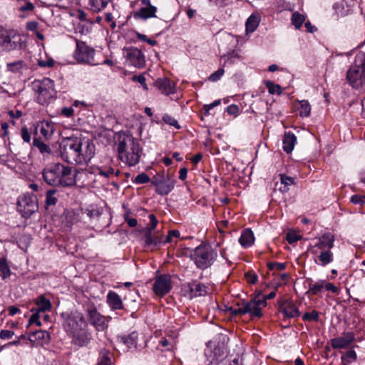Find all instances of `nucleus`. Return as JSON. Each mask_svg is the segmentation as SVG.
I'll list each match as a JSON object with an SVG mask.
<instances>
[{
	"label": "nucleus",
	"mask_w": 365,
	"mask_h": 365,
	"mask_svg": "<svg viewBox=\"0 0 365 365\" xmlns=\"http://www.w3.org/2000/svg\"><path fill=\"white\" fill-rule=\"evenodd\" d=\"M94 146L88 141L85 144L79 138H68L61 150L62 159L69 164H83L89 161L94 155Z\"/></svg>",
	"instance_id": "f257e3e1"
},
{
	"label": "nucleus",
	"mask_w": 365,
	"mask_h": 365,
	"mask_svg": "<svg viewBox=\"0 0 365 365\" xmlns=\"http://www.w3.org/2000/svg\"><path fill=\"white\" fill-rule=\"evenodd\" d=\"M46 184L54 187H71L76 184L71 167L61 163H55L44 168L42 172Z\"/></svg>",
	"instance_id": "f03ea898"
},
{
	"label": "nucleus",
	"mask_w": 365,
	"mask_h": 365,
	"mask_svg": "<svg viewBox=\"0 0 365 365\" xmlns=\"http://www.w3.org/2000/svg\"><path fill=\"white\" fill-rule=\"evenodd\" d=\"M141 152L140 143L131 135L124 136L118 142L119 158L129 166H134L139 163Z\"/></svg>",
	"instance_id": "7ed1b4c3"
},
{
	"label": "nucleus",
	"mask_w": 365,
	"mask_h": 365,
	"mask_svg": "<svg viewBox=\"0 0 365 365\" xmlns=\"http://www.w3.org/2000/svg\"><path fill=\"white\" fill-rule=\"evenodd\" d=\"M346 78L353 88H365V53L356 56L354 64L347 71Z\"/></svg>",
	"instance_id": "20e7f679"
},
{
	"label": "nucleus",
	"mask_w": 365,
	"mask_h": 365,
	"mask_svg": "<svg viewBox=\"0 0 365 365\" xmlns=\"http://www.w3.org/2000/svg\"><path fill=\"white\" fill-rule=\"evenodd\" d=\"M217 256V251L211 246L201 244L191 253V259L196 267L200 269L210 267L215 261Z\"/></svg>",
	"instance_id": "39448f33"
},
{
	"label": "nucleus",
	"mask_w": 365,
	"mask_h": 365,
	"mask_svg": "<svg viewBox=\"0 0 365 365\" xmlns=\"http://www.w3.org/2000/svg\"><path fill=\"white\" fill-rule=\"evenodd\" d=\"M25 47L21 35L0 26V53L21 50Z\"/></svg>",
	"instance_id": "423d86ee"
},
{
	"label": "nucleus",
	"mask_w": 365,
	"mask_h": 365,
	"mask_svg": "<svg viewBox=\"0 0 365 365\" xmlns=\"http://www.w3.org/2000/svg\"><path fill=\"white\" fill-rule=\"evenodd\" d=\"M61 317L62 325L68 335L83 327H88L83 315L77 311L63 312Z\"/></svg>",
	"instance_id": "0eeeda50"
},
{
	"label": "nucleus",
	"mask_w": 365,
	"mask_h": 365,
	"mask_svg": "<svg viewBox=\"0 0 365 365\" xmlns=\"http://www.w3.org/2000/svg\"><path fill=\"white\" fill-rule=\"evenodd\" d=\"M34 88L36 94V100L41 105L49 103L56 94L54 82L48 78H44L42 81L36 82Z\"/></svg>",
	"instance_id": "6e6552de"
},
{
	"label": "nucleus",
	"mask_w": 365,
	"mask_h": 365,
	"mask_svg": "<svg viewBox=\"0 0 365 365\" xmlns=\"http://www.w3.org/2000/svg\"><path fill=\"white\" fill-rule=\"evenodd\" d=\"M176 180L164 172L158 173L152 180L151 184L155 187V192L160 195H168L175 187Z\"/></svg>",
	"instance_id": "1a4fd4ad"
},
{
	"label": "nucleus",
	"mask_w": 365,
	"mask_h": 365,
	"mask_svg": "<svg viewBox=\"0 0 365 365\" xmlns=\"http://www.w3.org/2000/svg\"><path fill=\"white\" fill-rule=\"evenodd\" d=\"M38 209L36 197L29 194L19 196L17 210L24 218L30 217Z\"/></svg>",
	"instance_id": "9d476101"
},
{
	"label": "nucleus",
	"mask_w": 365,
	"mask_h": 365,
	"mask_svg": "<svg viewBox=\"0 0 365 365\" xmlns=\"http://www.w3.org/2000/svg\"><path fill=\"white\" fill-rule=\"evenodd\" d=\"M76 48L73 53L74 58L80 63L88 65L98 64L94 60L95 50L83 41L76 39Z\"/></svg>",
	"instance_id": "9b49d317"
},
{
	"label": "nucleus",
	"mask_w": 365,
	"mask_h": 365,
	"mask_svg": "<svg viewBox=\"0 0 365 365\" xmlns=\"http://www.w3.org/2000/svg\"><path fill=\"white\" fill-rule=\"evenodd\" d=\"M124 53L128 63L138 68H141L145 66V56L140 49L135 47H129L124 50Z\"/></svg>",
	"instance_id": "f8f14e48"
},
{
	"label": "nucleus",
	"mask_w": 365,
	"mask_h": 365,
	"mask_svg": "<svg viewBox=\"0 0 365 365\" xmlns=\"http://www.w3.org/2000/svg\"><path fill=\"white\" fill-rule=\"evenodd\" d=\"M87 317L89 323L98 331H104L108 327L107 318L97 311L95 307L88 308Z\"/></svg>",
	"instance_id": "ddd939ff"
},
{
	"label": "nucleus",
	"mask_w": 365,
	"mask_h": 365,
	"mask_svg": "<svg viewBox=\"0 0 365 365\" xmlns=\"http://www.w3.org/2000/svg\"><path fill=\"white\" fill-rule=\"evenodd\" d=\"M242 304L245 309L247 311V314H250L252 318L261 317L262 316V308L267 305V302H264V299H261L260 294L255 296L250 302Z\"/></svg>",
	"instance_id": "4468645a"
},
{
	"label": "nucleus",
	"mask_w": 365,
	"mask_h": 365,
	"mask_svg": "<svg viewBox=\"0 0 365 365\" xmlns=\"http://www.w3.org/2000/svg\"><path fill=\"white\" fill-rule=\"evenodd\" d=\"M185 290L190 298L205 296L207 294V287L197 281H192L185 285Z\"/></svg>",
	"instance_id": "2eb2a0df"
},
{
	"label": "nucleus",
	"mask_w": 365,
	"mask_h": 365,
	"mask_svg": "<svg viewBox=\"0 0 365 365\" xmlns=\"http://www.w3.org/2000/svg\"><path fill=\"white\" fill-rule=\"evenodd\" d=\"M171 289L170 277L169 275L159 276L154 284L153 291L158 296H164L169 292Z\"/></svg>",
	"instance_id": "dca6fc26"
},
{
	"label": "nucleus",
	"mask_w": 365,
	"mask_h": 365,
	"mask_svg": "<svg viewBox=\"0 0 365 365\" xmlns=\"http://www.w3.org/2000/svg\"><path fill=\"white\" fill-rule=\"evenodd\" d=\"M69 336L72 337V343L80 347L87 346L92 339L91 334L87 331V327H83Z\"/></svg>",
	"instance_id": "f3484780"
},
{
	"label": "nucleus",
	"mask_w": 365,
	"mask_h": 365,
	"mask_svg": "<svg viewBox=\"0 0 365 365\" xmlns=\"http://www.w3.org/2000/svg\"><path fill=\"white\" fill-rule=\"evenodd\" d=\"M355 339L353 332L344 333L341 336L331 340V346L334 349H343L347 347Z\"/></svg>",
	"instance_id": "a211bd4d"
},
{
	"label": "nucleus",
	"mask_w": 365,
	"mask_h": 365,
	"mask_svg": "<svg viewBox=\"0 0 365 365\" xmlns=\"http://www.w3.org/2000/svg\"><path fill=\"white\" fill-rule=\"evenodd\" d=\"M334 235L329 232L325 233L317 239V241L313 247L322 251L331 250V249L334 247Z\"/></svg>",
	"instance_id": "6ab92c4d"
},
{
	"label": "nucleus",
	"mask_w": 365,
	"mask_h": 365,
	"mask_svg": "<svg viewBox=\"0 0 365 365\" xmlns=\"http://www.w3.org/2000/svg\"><path fill=\"white\" fill-rule=\"evenodd\" d=\"M280 309L284 317L288 318H295L300 315L298 308L291 299L284 300L280 305Z\"/></svg>",
	"instance_id": "aec40b11"
},
{
	"label": "nucleus",
	"mask_w": 365,
	"mask_h": 365,
	"mask_svg": "<svg viewBox=\"0 0 365 365\" xmlns=\"http://www.w3.org/2000/svg\"><path fill=\"white\" fill-rule=\"evenodd\" d=\"M158 89L164 95L168 96L175 93V83L167 78H158L155 83Z\"/></svg>",
	"instance_id": "412c9836"
},
{
	"label": "nucleus",
	"mask_w": 365,
	"mask_h": 365,
	"mask_svg": "<svg viewBox=\"0 0 365 365\" xmlns=\"http://www.w3.org/2000/svg\"><path fill=\"white\" fill-rule=\"evenodd\" d=\"M106 302L112 310L123 309V304L120 297L113 291L108 292L106 296Z\"/></svg>",
	"instance_id": "4be33fe9"
},
{
	"label": "nucleus",
	"mask_w": 365,
	"mask_h": 365,
	"mask_svg": "<svg viewBox=\"0 0 365 365\" xmlns=\"http://www.w3.org/2000/svg\"><path fill=\"white\" fill-rule=\"evenodd\" d=\"M157 7H142L138 11L134 12L133 16L135 19L146 20L148 19L156 17Z\"/></svg>",
	"instance_id": "5701e85b"
},
{
	"label": "nucleus",
	"mask_w": 365,
	"mask_h": 365,
	"mask_svg": "<svg viewBox=\"0 0 365 365\" xmlns=\"http://www.w3.org/2000/svg\"><path fill=\"white\" fill-rule=\"evenodd\" d=\"M41 135L46 140L50 139L54 133L55 125L53 123L43 121L38 125Z\"/></svg>",
	"instance_id": "b1692460"
},
{
	"label": "nucleus",
	"mask_w": 365,
	"mask_h": 365,
	"mask_svg": "<svg viewBox=\"0 0 365 365\" xmlns=\"http://www.w3.org/2000/svg\"><path fill=\"white\" fill-rule=\"evenodd\" d=\"M296 142L297 138L294 134L290 132L285 133L282 142L284 151L290 153L293 150Z\"/></svg>",
	"instance_id": "393cba45"
},
{
	"label": "nucleus",
	"mask_w": 365,
	"mask_h": 365,
	"mask_svg": "<svg viewBox=\"0 0 365 365\" xmlns=\"http://www.w3.org/2000/svg\"><path fill=\"white\" fill-rule=\"evenodd\" d=\"M111 0H88V9L95 13L101 12L104 10Z\"/></svg>",
	"instance_id": "a878e982"
},
{
	"label": "nucleus",
	"mask_w": 365,
	"mask_h": 365,
	"mask_svg": "<svg viewBox=\"0 0 365 365\" xmlns=\"http://www.w3.org/2000/svg\"><path fill=\"white\" fill-rule=\"evenodd\" d=\"M254 241V234L250 229H245L239 238V242L243 247H250Z\"/></svg>",
	"instance_id": "bb28decb"
},
{
	"label": "nucleus",
	"mask_w": 365,
	"mask_h": 365,
	"mask_svg": "<svg viewBox=\"0 0 365 365\" xmlns=\"http://www.w3.org/2000/svg\"><path fill=\"white\" fill-rule=\"evenodd\" d=\"M31 342L42 341L48 342L50 340V336L48 331L43 330H38L31 332L28 337Z\"/></svg>",
	"instance_id": "cd10ccee"
},
{
	"label": "nucleus",
	"mask_w": 365,
	"mask_h": 365,
	"mask_svg": "<svg viewBox=\"0 0 365 365\" xmlns=\"http://www.w3.org/2000/svg\"><path fill=\"white\" fill-rule=\"evenodd\" d=\"M317 258L318 261L315 260V262L318 264L324 267L333 261V253L331 250L321 251Z\"/></svg>",
	"instance_id": "c85d7f7f"
},
{
	"label": "nucleus",
	"mask_w": 365,
	"mask_h": 365,
	"mask_svg": "<svg viewBox=\"0 0 365 365\" xmlns=\"http://www.w3.org/2000/svg\"><path fill=\"white\" fill-rule=\"evenodd\" d=\"M260 21V16L258 14H252L246 21V31L253 32L257 28Z\"/></svg>",
	"instance_id": "c756f323"
},
{
	"label": "nucleus",
	"mask_w": 365,
	"mask_h": 365,
	"mask_svg": "<svg viewBox=\"0 0 365 365\" xmlns=\"http://www.w3.org/2000/svg\"><path fill=\"white\" fill-rule=\"evenodd\" d=\"M138 334L136 331H133L127 336L121 337V341L125 344L128 348L136 347Z\"/></svg>",
	"instance_id": "7c9ffc66"
},
{
	"label": "nucleus",
	"mask_w": 365,
	"mask_h": 365,
	"mask_svg": "<svg viewBox=\"0 0 365 365\" xmlns=\"http://www.w3.org/2000/svg\"><path fill=\"white\" fill-rule=\"evenodd\" d=\"M212 354L209 365H218L224 359L225 352L222 349L217 347L214 349Z\"/></svg>",
	"instance_id": "2f4dec72"
},
{
	"label": "nucleus",
	"mask_w": 365,
	"mask_h": 365,
	"mask_svg": "<svg viewBox=\"0 0 365 365\" xmlns=\"http://www.w3.org/2000/svg\"><path fill=\"white\" fill-rule=\"evenodd\" d=\"M36 304L38 305V311L41 312L50 310L51 308V302L43 295H41L37 298Z\"/></svg>",
	"instance_id": "473e14b6"
},
{
	"label": "nucleus",
	"mask_w": 365,
	"mask_h": 365,
	"mask_svg": "<svg viewBox=\"0 0 365 365\" xmlns=\"http://www.w3.org/2000/svg\"><path fill=\"white\" fill-rule=\"evenodd\" d=\"M145 238L148 247H156L161 243V237L156 233L146 234Z\"/></svg>",
	"instance_id": "72a5a7b5"
},
{
	"label": "nucleus",
	"mask_w": 365,
	"mask_h": 365,
	"mask_svg": "<svg viewBox=\"0 0 365 365\" xmlns=\"http://www.w3.org/2000/svg\"><path fill=\"white\" fill-rule=\"evenodd\" d=\"M57 190L55 189H51L46 191L45 205L46 207L49 206L56 205L58 202V198L55 196Z\"/></svg>",
	"instance_id": "f704fd0d"
},
{
	"label": "nucleus",
	"mask_w": 365,
	"mask_h": 365,
	"mask_svg": "<svg viewBox=\"0 0 365 365\" xmlns=\"http://www.w3.org/2000/svg\"><path fill=\"white\" fill-rule=\"evenodd\" d=\"M309 286V288L307 293H310L313 295L318 294L324 287V280H319L314 284H313L312 280H310Z\"/></svg>",
	"instance_id": "c9c22d12"
},
{
	"label": "nucleus",
	"mask_w": 365,
	"mask_h": 365,
	"mask_svg": "<svg viewBox=\"0 0 365 365\" xmlns=\"http://www.w3.org/2000/svg\"><path fill=\"white\" fill-rule=\"evenodd\" d=\"M26 68V63L21 61H16L6 64V69L13 73H17Z\"/></svg>",
	"instance_id": "e433bc0d"
},
{
	"label": "nucleus",
	"mask_w": 365,
	"mask_h": 365,
	"mask_svg": "<svg viewBox=\"0 0 365 365\" xmlns=\"http://www.w3.org/2000/svg\"><path fill=\"white\" fill-rule=\"evenodd\" d=\"M97 365H111L109 351L106 349L101 350Z\"/></svg>",
	"instance_id": "4c0bfd02"
},
{
	"label": "nucleus",
	"mask_w": 365,
	"mask_h": 365,
	"mask_svg": "<svg viewBox=\"0 0 365 365\" xmlns=\"http://www.w3.org/2000/svg\"><path fill=\"white\" fill-rule=\"evenodd\" d=\"M280 181L281 185H283V186L280 187L279 190L282 192H286L289 190V186L292 185L294 183V179L289 176H287L284 174L280 175Z\"/></svg>",
	"instance_id": "58836bf2"
},
{
	"label": "nucleus",
	"mask_w": 365,
	"mask_h": 365,
	"mask_svg": "<svg viewBox=\"0 0 365 365\" xmlns=\"http://www.w3.org/2000/svg\"><path fill=\"white\" fill-rule=\"evenodd\" d=\"M11 269L4 257L0 258V274L3 279H6L11 275Z\"/></svg>",
	"instance_id": "ea45409f"
},
{
	"label": "nucleus",
	"mask_w": 365,
	"mask_h": 365,
	"mask_svg": "<svg viewBox=\"0 0 365 365\" xmlns=\"http://www.w3.org/2000/svg\"><path fill=\"white\" fill-rule=\"evenodd\" d=\"M292 24L297 29H299L302 24L305 21V16L303 14L296 11L292 15Z\"/></svg>",
	"instance_id": "a19ab883"
},
{
	"label": "nucleus",
	"mask_w": 365,
	"mask_h": 365,
	"mask_svg": "<svg viewBox=\"0 0 365 365\" xmlns=\"http://www.w3.org/2000/svg\"><path fill=\"white\" fill-rule=\"evenodd\" d=\"M33 145L37 148L42 154H49L51 153L48 145L38 138L34 139Z\"/></svg>",
	"instance_id": "79ce46f5"
},
{
	"label": "nucleus",
	"mask_w": 365,
	"mask_h": 365,
	"mask_svg": "<svg viewBox=\"0 0 365 365\" xmlns=\"http://www.w3.org/2000/svg\"><path fill=\"white\" fill-rule=\"evenodd\" d=\"M299 107L298 108L299 115L302 117H307L310 114L311 106L307 101H301L299 103Z\"/></svg>",
	"instance_id": "37998d69"
},
{
	"label": "nucleus",
	"mask_w": 365,
	"mask_h": 365,
	"mask_svg": "<svg viewBox=\"0 0 365 365\" xmlns=\"http://www.w3.org/2000/svg\"><path fill=\"white\" fill-rule=\"evenodd\" d=\"M240 56L237 53L232 51L231 53H229L227 55H224L221 57V59H224L225 61L222 64V66H225L227 63H235L236 61V59H239Z\"/></svg>",
	"instance_id": "c03bdc74"
},
{
	"label": "nucleus",
	"mask_w": 365,
	"mask_h": 365,
	"mask_svg": "<svg viewBox=\"0 0 365 365\" xmlns=\"http://www.w3.org/2000/svg\"><path fill=\"white\" fill-rule=\"evenodd\" d=\"M356 359V354L354 350H349L341 356V361L344 364H350Z\"/></svg>",
	"instance_id": "a18cd8bd"
},
{
	"label": "nucleus",
	"mask_w": 365,
	"mask_h": 365,
	"mask_svg": "<svg viewBox=\"0 0 365 365\" xmlns=\"http://www.w3.org/2000/svg\"><path fill=\"white\" fill-rule=\"evenodd\" d=\"M265 86L267 88L270 94L277 93L280 95L282 92V88L279 84H274L272 82L267 81L265 82Z\"/></svg>",
	"instance_id": "49530a36"
},
{
	"label": "nucleus",
	"mask_w": 365,
	"mask_h": 365,
	"mask_svg": "<svg viewBox=\"0 0 365 365\" xmlns=\"http://www.w3.org/2000/svg\"><path fill=\"white\" fill-rule=\"evenodd\" d=\"M163 120L165 123L175 127L176 129H180V125L178 120L169 114H164L163 116Z\"/></svg>",
	"instance_id": "de8ad7c7"
},
{
	"label": "nucleus",
	"mask_w": 365,
	"mask_h": 365,
	"mask_svg": "<svg viewBox=\"0 0 365 365\" xmlns=\"http://www.w3.org/2000/svg\"><path fill=\"white\" fill-rule=\"evenodd\" d=\"M150 181L151 182V179L145 173L138 174L133 180V182L135 184H145L149 182Z\"/></svg>",
	"instance_id": "09e8293b"
},
{
	"label": "nucleus",
	"mask_w": 365,
	"mask_h": 365,
	"mask_svg": "<svg viewBox=\"0 0 365 365\" xmlns=\"http://www.w3.org/2000/svg\"><path fill=\"white\" fill-rule=\"evenodd\" d=\"M319 319V312L316 310H313L312 312H306L302 316V319L304 321H314L318 322Z\"/></svg>",
	"instance_id": "8fccbe9b"
},
{
	"label": "nucleus",
	"mask_w": 365,
	"mask_h": 365,
	"mask_svg": "<svg viewBox=\"0 0 365 365\" xmlns=\"http://www.w3.org/2000/svg\"><path fill=\"white\" fill-rule=\"evenodd\" d=\"M87 215L91 219H98L102 215V210L97 207H92L87 210Z\"/></svg>",
	"instance_id": "3c124183"
},
{
	"label": "nucleus",
	"mask_w": 365,
	"mask_h": 365,
	"mask_svg": "<svg viewBox=\"0 0 365 365\" xmlns=\"http://www.w3.org/2000/svg\"><path fill=\"white\" fill-rule=\"evenodd\" d=\"M225 71L222 68H218L216 71L212 73L208 79L212 82H216L220 79V78L224 75Z\"/></svg>",
	"instance_id": "603ef678"
},
{
	"label": "nucleus",
	"mask_w": 365,
	"mask_h": 365,
	"mask_svg": "<svg viewBox=\"0 0 365 365\" xmlns=\"http://www.w3.org/2000/svg\"><path fill=\"white\" fill-rule=\"evenodd\" d=\"M220 103H221V100L218 99V100L214 101L212 103H211L210 104L204 105L203 109L205 110V114L208 115L210 110L220 105Z\"/></svg>",
	"instance_id": "864d4df0"
},
{
	"label": "nucleus",
	"mask_w": 365,
	"mask_h": 365,
	"mask_svg": "<svg viewBox=\"0 0 365 365\" xmlns=\"http://www.w3.org/2000/svg\"><path fill=\"white\" fill-rule=\"evenodd\" d=\"M351 202L356 205H364L365 204V196L354 195L351 197Z\"/></svg>",
	"instance_id": "5fc2aeb1"
},
{
	"label": "nucleus",
	"mask_w": 365,
	"mask_h": 365,
	"mask_svg": "<svg viewBox=\"0 0 365 365\" xmlns=\"http://www.w3.org/2000/svg\"><path fill=\"white\" fill-rule=\"evenodd\" d=\"M245 277L247 281L250 284H255L257 282V276L252 272H246Z\"/></svg>",
	"instance_id": "6e6d98bb"
},
{
	"label": "nucleus",
	"mask_w": 365,
	"mask_h": 365,
	"mask_svg": "<svg viewBox=\"0 0 365 365\" xmlns=\"http://www.w3.org/2000/svg\"><path fill=\"white\" fill-rule=\"evenodd\" d=\"M267 267L270 270L277 269V270H283L285 269L286 265L284 263L280 262H269Z\"/></svg>",
	"instance_id": "4d7b16f0"
},
{
	"label": "nucleus",
	"mask_w": 365,
	"mask_h": 365,
	"mask_svg": "<svg viewBox=\"0 0 365 365\" xmlns=\"http://www.w3.org/2000/svg\"><path fill=\"white\" fill-rule=\"evenodd\" d=\"M14 332L11 330L2 329L0 331V339L3 340L9 339L13 337Z\"/></svg>",
	"instance_id": "13d9d810"
},
{
	"label": "nucleus",
	"mask_w": 365,
	"mask_h": 365,
	"mask_svg": "<svg viewBox=\"0 0 365 365\" xmlns=\"http://www.w3.org/2000/svg\"><path fill=\"white\" fill-rule=\"evenodd\" d=\"M133 81H137L139 83H140L145 90L148 89L147 84L145 83V78L143 75L134 76L133 77Z\"/></svg>",
	"instance_id": "bf43d9fd"
},
{
	"label": "nucleus",
	"mask_w": 365,
	"mask_h": 365,
	"mask_svg": "<svg viewBox=\"0 0 365 365\" xmlns=\"http://www.w3.org/2000/svg\"><path fill=\"white\" fill-rule=\"evenodd\" d=\"M21 133L23 140L26 143H29L31 141V135L28 128L26 126L23 127L21 128Z\"/></svg>",
	"instance_id": "052dcab7"
},
{
	"label": "nucleus",
	"mask_w": 365,
	"mask_h": 365,
	"mask_svg": "<svg viewBox=\"0 0 365 365\" xmlns=\"http://www.w3.org/2000/svg\"><path fill=\"white\" fill-rule=\"evenodd\" d=\"M96 170L98 172L100 175L105 178H109L110 175L114 174V169L112 168H108L107 171L103 170L101 168H96Z\"/></svg>",
	"instance_id": "680f3d73"
},
{
	"label": "nucleus",
	"mask_w": 365,
	"mask_h": 365,
	"mask_svg": "<svg viewBox=\"0 0 365 365\" xmlns=\"http://www.w3.org/2000/svg\"><path fill=\"white\" fill-rule=\"evenodd\" d=\"M38 65L41 68H51L54 65V61L52 58H49L47 61L39 60Z\"/></svg>",
	"instance_id": "e2e57ef3"
},
{
	"label": "nucleus",
	"mask_w": 365,
	"mask_h": 365,
	"mask_svg": "<svg viewBox=\"0 0 365 365\" xmlns=\"http://www.w3.org/2000/svg\"><path fill=\"white\" fill-rule=\"evenodd\" d=\"M286 239L289 244H292L299 240L301 237L294 233H287Z\"/></svg>",
	"instance_id": "0e129e2a"
},
{
	"label": "nucleus",
	"mask_w": 365,
	"mask_h": 365,
	"mask_svg": "<svg viewBox=\"0 0 365 365\" xmlns=\"http://www.w3.org/2000/svg\"><path fill=\"white\" fill-rule=\"evenodd\" d=\"M36 324L38 327L41 325V323L39 321V315L38 313L33 314L29 319V324Z\"/></svg>",
	"instance_id": "69168bd1"
},
{
	"label": "nucleus",
	"mask_w": 365,
	"mask_h": 365,
	"mask_svg": "<svg viewBox=\"0 0 365 365\" xmlns=\"http://www.w3.org/2000/svg\"><path fill=\"white\" fill-rule=\"evenodd\" d=\"M124 219L130 227H135L138 225L137 220L135 218L129 217L128 215H125Z\"/></svg>",
	"instance_id": "338daca9"
},
{
	"label": "nucleus",
	"mask_w": 365,
	"mask_h": 365,
	"mask_svg": "<svg viewBox=\"0 0 365 365\" xmlns=\"http://www.w3.org/2000/svg\"><path fill=\"white\" fill-rule=\"evenodd\" d=\"M74 110L71 107H64L61 109V114L67 118L71 117Z\"/></svg>",
	"instance_id": "774afa93"
}]
</instances>
